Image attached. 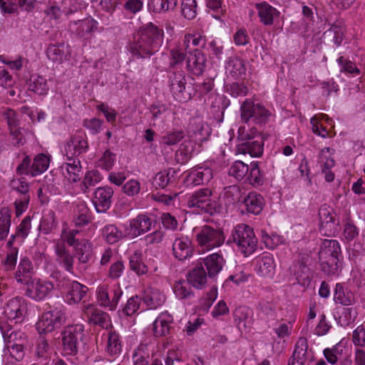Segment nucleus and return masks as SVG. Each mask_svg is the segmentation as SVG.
<instances>
[{
  "label": "nucleus",
  "instance_id": "nucleus-1",
  "mask_svg": "<svg viewBox=\"0 0 365 365\" xmlns=\"http://www.w3.org/2000/svg\"><path fill=\"white\" fill-rule=\"evenodd\" d=\"M163 31L150 23L133 37L130 51L138 57L145 58L154 54L163 43Z\"/></svg>",
  "mask_w": 365,
  "mask_h": 365
},
{
  "label": "nucleus",
  "instance_id": "nucleus-2",
  "mask_svg": "<svg viewBox=\"0 0 365 365\" xmlns=\"http://www.w3.org/2000/svg\"><path fill=\"white\" fill-rule=\"evenodd\" d=\"M192 80L185 73L180 71H170L168 75V86L170 91L175 100L179 102H187L192 98V83L187 81Z\"/></svg>",
  "mask_w": 365,
  "mask_h": 365
},
{
  "label": "nucleus",
  "instance_id": "nucleus-3",
  "mask_svg": "<svg viewBox=\"0 0 365 365\" xmlns=\"http://www.w3.org/2000/svg\"><path fill=\"white\" fill-rule=\"evenodd\" d=\"M61 336L63 352L66 355L74 356L84 344V326L81 324L67 325L61 331Z\"/></svg>",
  "mask_w": 365,
  "mask_h": 365
},
{
  "label": "nucleus",
  "instance_id": "nucleus-4",
  "mask_svg": "<svg viewBox=\"0 0 365 365\" xmlns=\"http://www.w3.org/2000/svg\"><path fill=\"white\" fill-rule=\"evenodd\" d=\"M212 192L209 188H200L190 194L187 200L190 208H197L200 211L213 215L219 213L221 207L211 198Z\"/></svg>",
  "mask_w": 365,
  "mask_h": 365
},
{
  "label": "nucleus",
  "instance_id": "nucleus-5",
  "mask_svg": "<svg viewBox=\"0 0 365 365\" xmlns=\"http://www.w3.org/2000/svg\"><path fill=\"white\" fill-rule=\"evenodd\" d=\"M234 242L239 250L245 256L255 252L257 247V239L253 229L245 224L237 225L232 234Z\"/></svg>",
  "mask_w": 365,
  "mask_h": 365
},
{
  "label": "nucleus",
  "instance_id": "nucleus-6",
  "mask_svg": "<svg viewBox=\"0 0 365 365\" xmlns=\"http://www.w3.org/2000/svg\"><path fill=\"white\" fill-rule=\"evenodd\" d=\"M237 140L239 141L237 145V153H245L247 150L249 145L254 148L253 153H263L264 149V138L262 134L257 131L256 128H251L246 130L245 127H240L238 129Z\"/></svg>",
  "mask_w": 365,
  "mask_h": 365
},
{
  "label": "nucleus",
  "instance_id": "nucleus-7",
  "mask_svg": "<svg viewBox=\"0 0 365 365\" xmlns=\"http://www.w3.org/2000/svg\"><path fill=\"white\" fill-rule=\"evenodd\" d=\"M66 320V313L58 308L43 312L36 327L40 334L50 333L59 329Z\"/></svg>",
  "mask_w": 365,
  "mask_h": 365
},
{
  "label": "nucleus",
  "instance_id": "nucleus-8",
  "mask_svg": "<svg viewBox=\"0 0 365 365\" xmlns=\"http://www.w3.org/2000/svg\"><path fill=\"white\" fill-rule=\"evenodd\" d=\"M196 240L203 250H210L221 246L225 242V236L222 229L204 225L196 234Z\"/></svg>",
  "mask_w": 365,
  "mask_h": 365
},
{
  "label": "nucleus",
  "instance_id": "nucleus-9",
  "mask_svg": "<svg viewBox=\"0 0 365 365\" xmlns=\"http://www.w3.org/2000/svg\"><path fill=\"white\" fill-rule=\"evenodd\" d=\"M240 110L241 118L245 123L252 120L257 124H264L270 115L269 111L264 106L260 103L255 104L251 99H246Z\"/></svg>",
  "mask_w": 365,
  "mask_h": 365
},
{
  "label": "nucleus",
  "instance_id": "nucleus-10",
  "mask_svg": "<svg viewBox=\"0 0 365 365\" xmlns=\"http://www.w3.org/2000/svg\"><path fill=\"white\" fill-rule=\"evenodd\" d=\"M122 294L123 291L118 284H102L96 290L99 304L103 307H108L110 311L116 309Z\"/></svg>",
  "mask_w": 365,
  "mask_h": 365
},
{
  "label": "nucleus",
  "instance_id": "nucleus-11",
  "mask_svg": "<svg viewBox=\"0 0 365 365\" xmlns=\"http://www.w3.org/2000/svg\"><path fill=\"white\" fill-rule=\"evenodd\" d=\"M25 294L31 299L40 302L49 297L54 289L53 282L41 279H33L25 284Z\"/></svg>",
  "mask_w": 365,
  "mask_h": 365
},
{
  "label": "nucleus",
  "instance_id": "nucleus-12",
  "mask_svg": "<svg viewBox=\"0 0 365 365\" xmlns=\"http://www.w3.org/2000/svg\"><path fill=\"white\" fill-rule=\"evenodd\" d=\"M27 311V304L24 299L21 297H14L11 299L6 303L4 316L11 324L21 323L24 321L25 314Z\"/></svg>",
  "mask_w": 365,
  "mask_h": 365
},
{
  "label": "nucleus",
  "instance_id": "nucleus-13",
  "mask_svg": "<svg viewBox=\"0 0 365 365\" xmlns=\"http://www.w3.org/2000/svg\"><path fill=\"white\" fill-rule=\"evenodd\" d=\"M88 143L86 133L78 130L73 134L65 146L66 158H77V157L87 152Z\"/></svg>",
  "mask_w": 365,
  "mask_h": 365
},
{
  "label": "nucleus",
  "instance_id": "nucleus-14",
  "mask_svg": "<svg viewBox=\"0 0 365 365\" xmlns=\"http://www.w3.org/2000/svg\"><path fill=\"white\" fill-rule=\"evenodd\" d=\"M334 210L326 206H322L319 210L320 219V232L327 237L335 236L338 232L339 222H335Z\"/></svg>",
  "mask_w": 365,
  "mask_h": 365
},
{
  "label": "nucleus",
  "instance_id": "nucleus-15",
  "mask_svg": "<svg viewBox=\"0 0 365 365\" xmlns=\"http://www.w3.org/2000/svg\"><path fill=\"white\" fill-rule=\"evenodd\" d=\"M2 115L4 119L6 120L9 128L10 130V134L13 136V144L15 146L19 147L25 143V138L21 131L19 125V116L15 110L7 108L3 111Z\"/></svg>",
  "mask_w": 365,
  "mask_h": 365
},
{
  "label": "nucleus",
  "instance_id": "nucleus-16",
  "mask_svg": "<svg viewBox=\"0 0 365 365\" xmlns=\"http://www.w3.org/2000/svg\"><path fill=\"white\" fill-rule=\"evenodd\" d=\"M0 331L4 342L7 345L19 344L26 341V335L20 330H16L5 317H0Z\"/></svg>",
  "mask_w": 365,
  "mask_h": 365
},
{
  "label": "nucleus",
  "instance_id": "nucleus-17",
  "mask_svg": "<svg viewBox=\"0 0 365 365\" xmlns=\"http://www.w3.org/2000/svg\"><path fill=\"white\" fill-rule=\"evenodd\" d=\"M113 193V188L109 186L99 187L96 189L93 203L97 212H105L110 207Z\"/></svg>",
  "mask_w": 365,
  "mask_h": 365
},
{
  "label": "nucleus",
  "instance_id": "nucleus-18",
  "mask_svg": "<svg viewBox=\"0 0 365 365\" xmlns=\"http://www.w3.org/2000/svg\"><path fill=\"white\" fill-rule=\"evenodd\" d=\"M213 178V171L208 166L193 168L186 176L185 181L192 185H200L208 183Z\"/></svg>",
  "mask_w": 365,
  "mask_h": 365
},
{
  "label": "nucleus",
  "instance_id": "nucleus-19",
  "mask_svg": "<svg viewBox=\"0 0 365 365\" xmlns=\"http://www.w3.org/2000/svg\"><path fill=\"white\" fill-rule=\"evenodd\" d=\"M206 57L199 49L189 51L186 60L187 71L195 76L202 74L206 67Z\"/></svg>",
  "mask_w": 365,
  "mask_h": 365
},
{
  "label": "nucleus",
  "instance_id": "nucleus-20",
  "mask_svg": "<svg viewBox=\"0 0 365 365\" xmlns=\"http://www.w3.org/2000/svg\"><path fill=\"white\" fill-rule=\"evenodd\" d=\"M85 314L90 324L98 326L103 329H108L110 326V317L109 314L92 304L86 307Z\"/></svg>",
  "mask_w": 365,
  "mask_h": 365
},
{
  "label": "nucleus",
  "instance_id": "nucleus-21",
  "mask_svg": "<svg viewBox=\"0 0 365 365\" xmlns=\"http://www.w3.org/2000/svg\"><path fill=\"white\" fill-rule=\"evenodd\" d=\"M66 159L67 162L60 167L62 175L71 182H78L83 175L81 161L78 158Z\"/></svg>",
  "mask_w": 365,
  "mask_h": 365
},
{
  "label": "nucleus",
  "instance_id": "nucleus-22",
  "mask_svg": "<svg viewBox=\"0 0 365 365\" xmlns=\"http://www.w3.org/2000/svg\"><path fill=\"white\" fill-rule=\"evenodd\" d=\"M63 287L66 286V300L68 304H73L80 302L86 295L88 288L77 281L67 280V284L63 283Z\"/></svg>",
  "mask_w": 365,
  "mask_h": 365
},
{
  "label": "nucleus",
  "instance_id": "nucleus-23",
  "mask_svg": "<svg viewBox=\"0 0 365 365\" xmlns=\"http://www.w3.org/2000/svg\"><path fill=\"white\" fill-rule=\"evenodd\" d=\"M264 205V198L256 192H250L247 195L242 197L240 203V207L242 212L258 215L261 212Z\"/></svg>",
  "mask_w": 365,
  "mask_h": 365
},
{
  "label": "nucleus",
  "instance_id": "nucleus-24",
  "mask_svg": "<svg viewBox=\"0 0 365 365\" xmlns=\"http://www.w3.org/2000/svg\"><path fill=\"white\" fill-rule=\"evenodd\" d=\"M255 8L259 18V21L264 26H272L274 20L278 19L280 12L267 1L255 4Z\"/></svg>",
  "mask_w": 365,
  "mask_h": 365
},
{
  "label": "nucleus",
  "instance_id": "nucleus-25",
  "mask_svg": "<svg viewBox=\"0 0 365 365\" xmlns=\"http://www.w3.org/2000/svg\"><path fill=\"white\" fill-rule=\"evenodd\" d=\"M173 253L179 260H185L193 254L191 240L186 236L177 237L173 243Z\"/></svg>",
  "mask_w": 365,
  "mask_h": 365
},
{
  "label": "nucleus",
  "instance_id": "nucleus-26",
  "mask_svg": "<svg viewBox=\"0 0 365 365\" xmlns=\"http://www.w3.org/2000/svg\"><path fill=\"white\" fill-rule=\"evenodd\" d=\"M55 252L56 255V260L58 264L68 272L73 273L74 257L70 252L66 245L63 243H57L55 247Z\"/></svg>",
  "mask_w": 365,
  "mask_h": 365
},
{
  "label": "nucleus",
  "instance_id": "nucleus-27",
  "mask_svg": "<svg viewBox=\"0 0 365 365\" xmlns=\"http://www.w3.org/2000/svg\"><path fill=\"white\" fill-rule=\"evenodd\" d=\"M308 260L309 257L304 256L291 268L297 283L303 286L308 285L310 282V269L307 266Z\"/></svg>",
  "mask_w": 365,
  "mask_h": 365
},
{
  "label": "nucleus",
  "instance_id": "nucleus-28",
  "mask_svg": "<svg viewBox=\"0 0 365 365\" xmlns=\"http://www.w3.org/2000/svg\"><path fill=\"white\" fill-rule=\"evenodd\" d=\"M199 263H202L204 268H206L208 277L214 278L222 270L225 260L222 255L213 253L202 259Z\"/></svg>",
  "mask_w": 365,
  "mask_h": 365
},
{
  "label": "nucleus",
  "instance_id": "nucleus-29",
  "mask_svg": "<svg viewBox=\"0 0 365 365\" xmlns=\"http://www.w3.org/2000/svg\"><path fill=\"white\" fill-rule=\"evenodd\" d=\"M275 267L274 257L269 253H265L256 259L255 270L260 276H272L274 272Z\"/></svg>",
  "mask_w": 365,
  "mask_h": 365
},
{
  "label": "nucleus",
  "instance_id": "nucleus-30",
  "mask_svg": "<svg viewBox=\"0 0 365 365\" xmlns=\"http://www.w3.org/2000/svg\"><path fill=\"white\" fill-rule=\"evenodd\" d=\"M309 357L310 361H313V355L310 356V352L308 351L307 339L304 337H301L297 341L294 350L289 359L295 361L296 364H299V365H304L306 361Z\"/></svg>",
  "mask_w": 365,
  "mask_h": 365
},
{
  "label": "nucleus",
  "instance_id": "nucleus-31",
  "mask_svg": "<svg viewBox=\"0 0 365 365\" xmlns=\"http://www.w3.org/2000/svg\"><path fill=\"white\" fill-rule=\"evenodd\" d=\"M72 23H71V25ZM76 35L81 38L88 39L91 37L92 33L97 29L98 22L92 18H86L83 20L73 22Z\"/></svg>",
  "mask_w": 365,
  "mask_h": 365
},
{
  "label": "nucleus",
  "instance_id": "nucleus-32",
  "mask_svg": "<svg viewBox=\"0 0 365 365\" xmlns=\"http://www.w3.org/2000/svg\"><path fill=\"white\" fill-rule=\"evenodd\" d=\"M153 222L155 221L146 215H138L130 222V227L133 232L132 235L137 237L148 232L151 229Z\"/></svg>",
  "mask_w": 365,
  "mask_h": 365
},
{
  "label": "nucleus",
  "instance_id": "nucleus-33",
  "mask_svg": "<svg viewBox=\"0 0 365 365\" xmlns=\"http://www.w3.org/2000/svg\"><path fill=\"white\" fill-rule=\"evenodd\" d=\"M207 273L205 272L202 263H198L187 274V280L192 287L202 289L207 281Z\"/></svg>",
  "mask_w": 365,
  "mask_h": 365
},
{
  "label": "nucleus",
  "instance_id": "nucleus-34",
  "mask_svg": "<svg viewBox=\"0 0 365 365\" xmlns=\"http://www.w3.org/2000/svg\"><path fill=\"white\" fill-rule=\"evenodd\" d=\"M73 249L79 264H87L93 259L92 244L88 240L81 239Z\"/></svg>",
  "mask_w": 365,
  "mask_h": 365
},
{
  "label": "nucleus",
  "instance_id": "nucleus-35",
  "mask_svg": "<svg viewBox=\"0 0 365 365\" xmlns=\"http://www.w3.org/2000/svg\"><path fill=\"white\" fill-rule=\"evenodd\" d=\"M195 143L191 140L184 141L175 153V160L180 165L186 164L192 157Z\"/></svg>",
  "mask_w": 365,
  "mask_h": 365
},
{
  "label": "nucleus",
  "instance_id": "nucleus-36",
  "mask_svg": "<svg viewBox=\"0 0 365 365\" xmlns=\"http://www.w3.org/2000/svg\"><path fill=\"white\" fill-rule=\"evenodd\" d=\"M143 299L149 309H155L164 304L165 296L160 290L150 287L145 291Z\"/></svg>",
  "mask_w": 365,
  "mask_h": 365
},
{
  "label": "nucleus",
  "instance_id": "nucleus-37",
  "mask_svg": "<svg viewBox=\"0 0 365 365\" xmlns=\"http://www.w3.org/2000/svg\"><path fill=\"white\" fill-rule=\"evenodd\" d=\"M331 257H341L340 245L335 240H324L319 252V257L325 259Z\"/></svg>",
  "mask_w": 365,
  "mask_h": 365
},
{
  "label": "nucleus",
  "instance_id": "nucleus-38",
  "mask_svg": "<svg viewBox=\"0 0 365 365\" xmlns=\"http://www.w3.org/2000/svg\"><path fill=\"white\" fill-rule=\"evenodd\" d=\"M34 274V267L32 266L31 260L24 257L20 261L18 267V270L16 273V279L17 282L26 284L32 279Z\"/></svg>",
  "mask_w": 365,
  "mask_h": 365
},
{
  "label": "nucleus",
  "instance_id": "nucleus-39",
  "mask_svg": "<svg viewBox=\"0 0 365 365\" xmlns=\"http://www.w3.org/2000/svg\"><path fill=\"white\" fill-rule=\"evenodd\" d=\"M242 197L241 190L237 185L225 187L220 195V198L224 201L226 206L234 205L236 202L240 205Z\"/></svg>",
  "mask_w": 365,
  "mask_h": 365
},
{
  "label": "nucleus",
  "instance_id": "nucleus-40",
  "mask_svg": "<svg viewBox=\"0 0 365 365\" xmlns=\"http://www.w3.org/2000/svg\"><path fill=\"white\" fill-rule=\"evenodd\" d=\"M225 69L232 76L239 78L245 74L246 66L242 59L234 56L228 58Z\"/></svg>",
  "mask_w": 365,
  "mask_h": 365
},
{
  "label": "nucleus",
  "instance_id": "nucleus-41",
  "mask_svg": "<svg viewBox=\"0 0 365 365\" xmlns=\"http://www.w3.org/2000/svg\"><path fill=\"white\" fill-rule=\"evenodd\" d=\"M27 84L30 91L39 96H46L49 91L47 80L38 75H32Z\"/></svg>",
  "mask_w": 365,
  "mask_h": 365
},
{
  "label": "nucleus",
  "instance_id": "nucleus-42",
  "mask_svg": "<svg viewBox=\"0 0 365 365\" xmlns=\"http://www.w3.org/2000/svg\"><path fill=\"white\" fill-rule=\"evenodd\" d=\"M92 215L88 207L84 202H79L76 206L73 222L77 227H83L91 222Z\"/></svg>",
  "mask_w": 365,
  "mask_h": 365
},
{
  "label": "nucleus",
  "instance_id": "nucleus-43",
  "mask_svg": "<svg viewBox=\"0 0 365 365\" xmlns=\"http://www.w3.org/2000/svg\"><path fill=\"white\" fill-rule=\"evenodd\" d=\"M172 320L169 316H160L153 324L155 336L161 337L170 334Z\"/></svg>",
  "mask_w": 365,
  "mask_h": 365
},
{
  "label": "nucleus",
  "instance_id": "nucleus-44",
  "mask_svg": "<svg viewBox=\"0 0 365 365\" xmlns=\"http://www.w3.org/2000/svg\"><path fill=\"white\" fill-rule=\"evenodd\" d=\"M234 322L238 329L242 332L247 331L250 323V309L247 307H239L233 312Z\"/></svg>",
  "mask_w": 365,
  "mask_h": 365
},
{
  "label": "nucleus",
  "instance_id": "nucleus-45",
  "mask_svg": "<svg viewBox=\"0 0 365 365\" xmlns=\"http://www.w3.org/2000/svg\"><path fill=\"white\" fill-rule=\"evenodd\" d=\"M324 36L331 38L332 42L339 46L344 38L345 28L341 23H334L324 33Z\"/></svg>",
  "mask_w": 365,
  "mask_h": 365
},
{
  "label": "nucleus",
  "instance_id": "nucleus-46",
  "mask_svg": "<svg viewBox=\"0 0 365 365\" xmlns=\"http://www.w3.org/2000/svg\"><path fill=\"white\" fill-rule=\"evenodd\" d=\"M121 351L122 344L119 334L115 331H110L107 340V353L111 356H117Z\"/></svg>",
  "mask_w": 365,
  "mask_h": 365
},
{
  "label": "nucleus",
  "instance_id": "nucleus-47",
  "mask_svg": "<svg viewBox=\"0 0 365 365\" xmlns=\"http://www.w3.org/2000/svg\"><path fill=\"white\" fill-rule=\"evenodd\" d=\"M102 236L110 245H113L119 242L125 237L123 231L115 225H107L104 226L102 229Z\"/></svg>",
  "mask_w": 365,
  "mask_h": 365
},
{
  "label": "nucleus",
  "instance_id": "nucleus-48",
  "mask_svg": "<svg viewBox=\"0 0 365 365\" xmlns=\"http://www.w3.org/2000/svg\"><path fill=\"white\" fill-rule=\"evenodd\" d=\"M334 300L336 303L344 306H349L354 303L355 299L352 292H345L343 286L337 283L334 289Z\"/></svg>",
  "mask_w": 365,
  "mask_h": 365
},
{
  "label": "nucleus",
  "instance_id": "nucleus-49",
  "mask_svg": "<svg viewBox=\"0 0 365 365\" xmlns=\"http://www.w3.org/2000/svg\"><path fill=\"white\" fill-rule=\"evenodd\" d=\"M191 284L188 280H179L176 282L173 287V291L180 299H190L193 296V292L191 289Z\"/></svg>",
  "mask_w": 365,
  "mask_h": 365
},
{
  "label": "nucleus",
  "instance_id": "nucleus-50",
  "mask_svg": "<svg viewBox=\"0 0 365 365\" xmlns=\"http://www.w3.org/2000/svg\"><path fill=\"white\" fill-rule=\"evenodd\" d=\"M250 172L247 173V179L250 184L253 186L263 185L264 180V173L259 169L258 162H252L250 165Z\"/></svg>",
  "mask_w": 365,
  "mask_h": 365
},
{
  "label": "nucleus",
  "instance_id": "nucleus-51",
  "mask_svg": "<svg viewBox=\"0 0 365 365\" xmlns=\"http://www.w3.org/2000/svg\"><path fill=\"white\" fill-rule=\"evenodd\" d=\"M177 4V0H150L148 7L149 9L153 12L162 13L174 10Z\"/></svg>",
  "mask_w": 365,
  "mask_h": 365
},
{
  "label": "nucleus",
  "instance_id": "nucleus-52",
  "mask_svg": "<svg viewBox=\"0 0 365 365\" xmlns=\"http://www.w3.org/2000/svg\"><path fill=\"white\" fill-rule=\"evenodd\" d=\"M321 262V269L327 276L336 275L341 265L340 257H329L319 259Z\"/></svg>",
  "mask_w": 365,
  "mask_h": 365
},
{
  "label": "nucleus",
  "instance_id": "nucleus-53",
  "mask_svg": "<svg viewBox=\"0 0 365 365\" xmlns=\"http://www.w3.org/2000/svg\"><path fill=\"white\" fill-rule=\"evenodd\" d=\"M130 269L138 276L148 272V267L142 260V255L140 252H135L129 259Z\"/></svg>",
  "mask_w": 365,
  "mask_h": 365
},
{
  "label": "nucleus",
  "instance_id": "nucleus-54",
  "mask_svg": "<svg viewBox=\"0 0 365 365\" xmlns=\"http://www.w3.org/2000/svg\"><path fill=\"white\" fill-rule=\"evenodd\" d=\"M49 162L50 160L47 155L44 154L37 155L31 165V175L36 176L46 171L48 168Z\"/></svg>",
  "mask_w": 365,
  "mask_h": 365
},
{
  "label": "nucleus",
  "instance_id": "nucleus-55",
  "mask_svg": "<svg viewBox=\"0 0 365 365\" xmlns=\"http://www.w3.org/2000/svg\"><path fill=\"white\" fill-rule=\"evenodd\" d=\"M249 172L248 165L241 160L235 161L229 169V175L234 177L237 180H241L245 178L247 179Z\"/></svg>",
  "mask_w": 365,
  "mask_h": 365
},
{
  "label": "nucleus",
  "instance_id": "nucleus-56",
  "mask_svg": "<svg viewBox=\"0 0 365 365\" xmlns=\"http://www.w3.org/2000/svg\"><path fill=\"white\" fill-rule=\"evenodd\" d=\"M10 225V211L7 207H3L0 210V240H3L7 237Z\"/></svg>",
  "mask_w": 365,
  "mask_h": 365
},
{
  "label": "nucleus",
  "instance_id": "nucleus-57",
  "mask_svg": "<svg viewBox=\"0 0 365 365\" xmlns=\"http://www.w3.org/2000/svg\"><path fill=\"white\" fill-rule=\"evenodd\" d=\"M57 226L55 212L53 210H48L42 217L40 222V228L45 234H48Z\"/></svg>",
  "mask_w": 365,
  "mask_h": 365
},
{
  "label": "nucleus",
  "instance_id": "nucleus-58",
  "mask_svg": "<svg viewBox=\"0 0 365 365\" xmlns=\"http://www.w3.org/2000/svg\"><path fill=\"white\" fill-rule=\"evenodd\" d=\"M175 170H163L158 174H156L155 177L153 180V185L156 187L165 188L168 186V185L171 182L172 178H174L175 174Z\"/></svg>",
  "mask_w": 365,
  "mask_h": 365
},
{
  "label": "nucleus",
  "instance_id": "nucleus-59",
  "mask_svg": "<svg viewBox=\"0 0 365 365\" xmlns=\"http://www.w3.org/2000/svg\"><path fill=\"white\" fill-rule=\"evenodd\" d=\"M197 1L182 0L181 3V12L182 16L189 19H193L197 16Z\"/></svg>",
  "mask_w": 365,
  "mask_h": 365
},
{
  "label": "nucleus",
  "instance_id": "nucleus-60",
  "mask_svg": "<svg viewBox=\"0 0 365 365\" xmlns=\"http://www.w3.org/2000/svg\"><path fill=\"white\" fill-rule=\"evenodd\" d=\"M185 136L183 130H173L167 132L162 137V142L167 145H174L181 141Z\"/></svg>",
  "mask_w": 365,
  "mask_h": 365
},
{
  "label": "nucleus",
  "instance_id": "nucleus-61",
  "mask_svg": "<svg viewBox=\"0 0 365 365\" xmlns=\"http://www.w3.org/2000/svg\"><path fill=\"white\" fill-rule=\"evenodd\" d=\"M10 187L13 190L21 194V197L29 195V184L24 178L11 180L10 182Z\"/></svg>",
  "mask_w": 365,
  "mask_h": 365
},
{
  "label": "nucleus",
  "instance_id": "nucleus-62",
  "mask_svg": "<svg viewBox=\"0 0 365 365\" xmlns=\"http://www.w3.org/2000/svg\"><path fill=\"white\" fill-rule=\"evenodd\" d=\"M149 110L153 120H163L168 113L169 108L165 104L154 103L150 106Z\"/></svg>",
  "mask_w": 365,
  "mask_h": 365
},
{
  "label": "nucleus",
  "instance_id": "nucleus-63",
  "mask_svg": "<svg viewBox=\"0 0 365 365\" xmlns=\"http://www.w3.org/2000/svg\"><path fill=\"white\" fill-rule=\"evenodd\" d=\"M101 180V178L98 170H93L88 171L82 182V189L84 187V192H86L87 189L90 187L95 186Z\"/></svg>",
  "mask_w": 365,
  "mask_h": 365
},
{
  "label": "nucleus",
  "instance_id": "nucleus-64",
  "mask_svg": "<svg viewBox=\"0 0 365 365\" xmlns=\"http://www.w3.org/2000/svg\"><path fill=\"white\" fill-rule=\"evenodd\" d=\"M115 162V154L107 150L98 162V166L106 170H110Z\"/></svg>",
  "mask_w": 365,
  "mask_h": 365
}]
</instances>
